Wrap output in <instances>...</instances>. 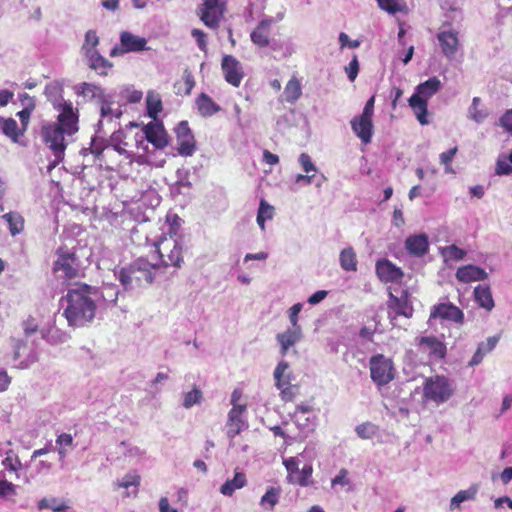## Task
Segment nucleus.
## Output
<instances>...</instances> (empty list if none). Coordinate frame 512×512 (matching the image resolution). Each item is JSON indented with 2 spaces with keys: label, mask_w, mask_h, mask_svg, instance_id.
<instances>
[{
  "label": "nucleus",
  "mask_w": 512,
  "mask_h": 512,
  "mask_svg": "<svg viewBox=\"0 0 512 512\" xmlns=\"http://www.w3.org/2000/svg\"><path fill=\"white\" fill-rule=\"evenodd\" d=\"M458 31L449 28L447 30L441 29L437 34V40L441 47L442 53L448 59L455 56L460 42L458 37Z\"/></svg>",
  "instance_id": "4468645a"
},
{
  "label": "nucleus",
  "mask_w": 512,
  "mask_h": 512,
  "mask_svg": "<svg viewBox=\"0 0 512 512\" xmlns=\"http://www.w3.org/2000/svg\"><path fill=\"white\" fill-rule=\"evenodd\" d=\"M143 132L156 149H164L168 145V135L161 123L150 122L144 126Z\"/></svg>",
  "instance_id": "dca6fc26"
},
{
  "label": "nucleus",
  "mask_w": 512,
  "mask_h": 512,
  "mask_svg": "<svg viewBox=\"0 0 512 512\" xmlns=\"http://www.w3.org/2000/svg\"><path fill=\"white\" fill-rule=\"evenodd\" d=\"M274 19H263L250 34L251 41L261 48H266L271 43V27Z\"/></svg>",
  "instance_id": "f3484780"
},
{
  "label": "nucleus",
  "mask_w": 512,
  "mask_h": 512,
  "mask_svg": "<svg viewBox=\"0 0 512 512\" xmlns=\"http://www.w3.org/2000/svg\"><path fill=\"white\" fill-rule=\"evenodd\" d=\"M474 298L478 305L487 311H491L494 308L495 304L489 286L478 285L475 287Z\"/></svg>",
  "instance_id": "bb28decb"
},
{
  "label": "nucleus",
  "mask_w": 512,
  "mask_h": 512,
  "mask_svg": "<svg viewBox=\"0 0 512 512\" xmlns=\"http://www.w3.org/2000/svg\"><path fill=\"white\" fill-rule=\"evenodd\" d=\"M95 289L88 284H78L67 290L61 301L66 303L63 316L72 327H83L94 318L97 305L92 295Z\"/></svg>",
  "instance_id": "f03ea898"
},
{
  "label": "nucleus",
  "mask_w": 512,
  "mask_h": 512,
  "mask_svg": "<svg viewBox=\"0 0 512 512\" xmlns=\"http://www.w3.org/2000/svg\"><path fill=\"white\" fill-rule=\"evenodd\" d=\"M355 431L361 439H370L376 434L377 427L371 422H365L356 426Z\"/></svg>",
  "instance_id": "c03bdc74"
},
{
  "label": "nucleus",
  "mask_w": 512,
  "mask_h": 512,
  "mask_svg": "<svg viewBox=\"0 0 512 512\" xmlns=\"http://www.w3.org/2000/svg\"><path fill=\"white\" fill-rule=\"evenodd\" d=\"M500 340V336H491L485 342L479 343L476 352L469 361V366H476L480 364L484 356L491 352Z\"/></svg>",
  "instance_id": "b1692460"
},
{
  "label": "nucleus",
  "mask_w": 512,
  "mask_h": 512,
  "mask_svg": "<svg viewBox=\"0 0 512 512\" xmlns=\"http://www.w3.org/2000/svg\"><path fill=\"white\" fill-rule=\"evenodd\" d=\"M339 42H340V46L341 48H344L346 46L350 47V48H357L360 46V41L359 40H350L349 39V36L344 33V32H341L340 35H339Z\"/></svg>",
  "instance_id": "69168bd1"
},
{
  "label": "nucleus",
  "mask_w": 512,
  "mask_h": 512,
  "mask_svg": "<svg viewBox=\"0 0 512 512\" xmlns=\"http://www.w3.org/2000/svg\"><path fill=\"white\" fill-rule=\"evenodd\" d=\"M56 444L58 445V453L64 458L66 457L67 450L66 447H70L73 444V437L71 434L62 433L57 436Z\"/></svg>",
  "instance_id": "37998d69"
},
{
  "label": "nucleus",
  "mask_w": 512,
  "mask_h": 512,
  "mask_svg": "<svg viewBox=\"0 0 512 512\" xmlns=\"http://www.w3.org/2000/svg\"><path fill=\"white\" fill-rule=\"evenodd\" d=\"M279 389L281 390V392H280L281 399L285 402H290V401H293L298 387L296 385H291L288 382V384L282 386V388H279Z\"/></svg>",
  "instance_id": "603ef678"
},
{
  "label": "nucleus",
  "mask_w": 512,
  "mask_h": 512,
  "mask_svg": "<svg viewBox=\"0 0 512 512\" xmlns=\"http://www.w3.org/2000/svg\"><path fill=\"white\" fill-rule=\"evenodd\" d=\"M377 3L382 10L390 14L407 11V5L404 0H377Z\"/></svg>",
  "instance_id": "58836bf2"
},
{
  "label": "nucleus",
  "mask_w": 512,
  "mask_h": 512,
  "mask_svg": "<svg viewBox=\"0 0 512 512\" xmlns=\"http://www.w3.org/2000/svg\"><path fill=\"white\" fill-rule=\"evenodd\" d=\"M154 246L164 266L181 267L184 262V247L183 243L175 236H163Z\"/></svg>",
  "instance_id": "20e7f679"
},
{
  "label": "nucleus",
  "mask_w": 512,
  "mask_h": 512,
  "mask_svg": "<svg viewBox=\"0 0 512 512\" xmlns=\"http://www.w3.org/2000/svg\"><path fill=\"white\" fill-rule=\"evenodd\" d=\"M457 151L458 148L455 146L449 149L448 151L440 154V163L445 166V171L448 173L453 172V169L451 168V162L453 161V158L456 155Z\"/></svg>",
  "instance_id": "3c124183"
},
{
  "label": "nucleus",
  "mask_w": 512,
  "mask_h": 512,
  "mask_svg": "<svg viewBox=\"0 0 512 512\" xmlns=\"http://www.w3.org/2000/svg\"><path fill=\"white\" fill-rule=\"evenodd\" d=\"M453 393L452 382L444 375L430 376L423 384V398L436 404L448 401Z\"/></svg>",
  "instance_id": "39448f33"
},
{
  "label": "nucleus",
  "mask_w": 512,
  "mask_h": 512,
  "mask_svg": "<svg viewBox=\"0 0 512 512\" xmlns=\"http://www.w3.org/2000/svg\"><path fill=\"white\" fill-rule=\"evenodd\" d=\"M345 71L347 73L349 80L353 82L356 79L359 72V62L357 55L353 56L351 62L348 64V66L345 67Z\"/></svg>",
  "instance_id": "864d4df0"
},
{
  "label": "nucleus",
  "mask_w": 512,
  "mask_h": 512,
  "mask_svg": "<svg viewBox=\"0 0 512 512\" xmlns=\"http://www.w3.org/2000/svg\"><path fill=\"white\" fill-rule=\"evenodd\" d=\"M120 42L123 53L143 51L146 49L147 44L144 37L136 36L128 31L121 33Z\"/></svg>",
  "instance_id": "412c9836"
},
{
  "label": "nucleus",
  "mask_w": 512,
  "mask_h": 512,
  "mask_svg": "<svg viewBox=\"0 0 512 512\" xmlns=\"http://www.w3.org/2000/svg\"><path fill=\"white\" fill-rule=\"evenodd\" d=\"M418 347L427 352L429 357L434 360H442L446 357V344L435 336H423L418 340Z\"/></svg>",
  "instance_id": "2eb2a0df"
},
{
  "label": "nucleus",
  "mask_w": 512,
  "mask_h": 512,
  "mask_svg": "<svg viewBox=\"0 0 512 512\" xmlns=\"http://www.w3.org/2000/svg\"><path fill=\"white\" fill-rule=\"evenodd\" d=\"M9 225L12 236L20 234L24 230V218L18 212H9L2 216Z\"/></svg>",
  "instance_id": "c9c22d12"
},
{
  "label": "nucleus",
  "mask_w": 512,
  "mask_h": 512,
  "mask_svg": "<svg viewBox=\"0 0 512 512\" xmlns=\"http://www.w3.org/2000/svg\"><path fill=\"white\" fill-rule=\"evenodd\" d=\"M147 114L150 118L156 119L162 110V102L157 95L149 94L146 99Z\"/></svg>",
  "instance_id": "a19ab883"
},
{
  "label": "nucleus",
  "mask_w": 512,
  "mask_h": 512,
  "mask_svg": "<svg viewBox=\"0 0 512 512\" xmlns=\"http://www.w3.org/2000/svg\"><path fill=\"white\" fill-rule=\"evenodd\" d=\"M226 11V0H202L197 10L200 20L209 28L216 29Z\"/></svg>",
  "instance_id": "0eeeda50"
},
{
  "label": "nucleus",
  "mask_w": 512,
  "mask_h": 512,
  "mask_svg": "<svg viewBox=\"0 0 512 512\" xmlns=\"http://www.w3.org/2000/svg\"><path fill=\"white\" fill-rule=\"evenodd\" d=\"M22 326L27 336L34 334L38 330L36 319L33 316H29L25 321H23Z\"/></svg>",
  "instance_id": "bf43d9fd"
},
{
  "label": "nucleus",
  "mask_w": 512,
  "mask_h": 512,
  "mask_svg": "<svg viewBox=\"0 0 512 512\" xmlns=\"http://www.w3.org/2000/svg\"><path fill=\"white\" fill-rule=\"evenodd\" d=\"M348 470L346 469H341L338 473V475L336 477H334L331 481V484L332 486H336V485H341V486H345V485H348L349 484V479H348Z\"/></svg>",
  "instance_id": "680f3d73"
},
{
  "label": "nucleus",
  "mask_w": 512,
  "mask_h": 512,
  "mask_svg": "<svg viewBox=\"0 0 512 512\" xmlns=\"http://www.w3.org/2000/svg\"><path fill=\"white\" fill-rule=\"evenodd\" d=\"M191 35L195 38L199 49L201 51H206V49H207L206 34L202 30L195 28L191 31Z\"/></svg>",
  "instance_id": "6e6d98bb"
},
{
  "label": "nucleus",
  "mask_w": 512,
  "mask_h": 512,
  "mask_svg": "<svg viewBox=\"0 0 512 512\" xmlns=\"http://www.w3.org/2000/svg\"><path fill=\"white\" fill-rule=\"evenodd\" d=\"M387 308L388 317L392 324L399 316L412 318L414 314V308L409 299V293L406 290L402 291L401 296L399 297L390 293L387 301Z\"/></svg>",
  "instance_id": "1a4fd4ad"
},
{
  "label": "nucleus",
  "mask_w": 512,
  "mask_h": 512,
  "mask_svg": "<svg viewBox=\"0 0 512 512\" xmlns=\"http://www.w3.org/2000/svg\"><path fill=\"white\" fill-rule=\"evenodd\" d=\"M312 466L306 465L300 471L298 470L297 476L294 477V481L292 483L298 484L300 486H308L310 481V477L312 476Z\"/></svg>",
  "instance_id": "de8ad7c7"
},
{
  "label": "nucleus",
  "mask_w": 512,
  "mask_h": 512,
  "mask_svg": "<svg viewBox=\"0 0 512 512\" xmlns=\"http://www.w3.org/2000/svg\"><path fill=\"white\" fill-rule=\"evenodd\" d=\"M289 365L285 361H281L278 363L274 370V378H275V385L277 388H282V386L288 384L289 380H284V373L288 369Z\"/></svg>",
  "instance_id": "49530a36"
},
{
  "label": "nucleus",
  "mask_w": 512,
  "mask_h": 512,
  "mask_svg": "<svg viewBox=\"0 0 512 512\" xmlns=\"http://www.w3.org/2000/svg\"><path fill=\"white\" fill-rule=\"evenodd\" d=\"M500 123L508 132L512 133V109L500 118Z\"/></svg>",
  "instance_id": "774afa93"
},
{
  "label": "nucleus",
  "mask_w": 512,
  "mask_h": 512,
  "mask_svg": "<svg viewBox=\"0 0 512 512\" xmlns=\"http://www.w3.org/2000/svg\"><path fill=\"white\" fill-rule=\"evenodd\" d=\"M357 257L352 247L345 248L340 253V266L345 271L357 270Z\"/></svg>",
  "instance_id": "f704fd0d"
},
{
  "label": "nucleus",
  "mask_w": 512,
  "mask_h": 512,
  "mask_svg": "<svg viewBox=\"0 0 512 512\" xmlns=\"http://www.w3.org/2000/svg\"><path fill=\"white\" fill-rule=\"evenodd\" d=\"M53 106L59 112L56 122L45 123L41 127L42 141L55 158L50 168L64 160L67 139L79 131V110L73 107L72 102L63 101Z\"/></svg>",
  "instance_id": "f257e3e1"
},
{
  "label": "nucleus",
  "mask_w": 512,
  "mask_h": 512,
  "mask_svg": "<svg viewBox=\"0 0 512 512\" xmlns=\"http://www.w3.org/2000/svg\"><path fill=\"white\" fill-rule=\"evenodd\" d=\"M221 69L224 79L233 87H239L243 78L244 70L242 64L232 55H224L221 61Z\"/></svg>",
  "instance_id": "9b49d317"
},
{
  "label": "nucleus",
  "mask_w": 512,
  "mask_h": 512,
  "mask_svg": "<svg viewBox=\"0 0 512 512\" xmlns=\"http://www.w3.org/2000/svg\"><path fill=\"white\" fill-rule=\"evenodd\" d=\"M302 307H303L302 303H296L289 309V319H290L292 327H295V328L301 327L298 324V315H299L300 311L302 310Z\"/></svg>",
  "instance_id": "13d9d810"
},
{
  "label": "nucleus",
  "mask_w": 512,
  "mask_h": 512,
  "mask_svg": "<svg viewBox=\"0 0 512 512\" xmlns=\"http://www.w3.org/2000/svg\"><path fill=\"white\" fill-rule=\"evenodd\" d=\"M350 125L362 144L371 143L374 134L373 117L360 114L351 119Z\"/></svg>",
  "instance_id": "ddd939ff"
},
{
  "label": "nucleus",
  "mask_w": 512,
  "mask_h": 512,
  "mask_svg": "<svg viewBox=\"0 0 512 512\" xmlns=\"http://www.w3.org/2000/svg\"><path fill=\"white\" fill-rule=\"evenodd\" d=\"M284 99L288 103H295L302 95V88L297 77L293 76L284 88Z\"/></svg>",
  "instance_id": "473e14b6"
},
{
  "label": "nucleus",
  "mask_w": 512,
  "mask_h": 512,
  "mask_svg": "<svg viewBox=\"0 0 512 512\" xmlns=\"http://www.w3.org/2000/svg\"><path fill=\"white\" fill-rule=\"evenodd\" d=\"M155 265L144 258H138L127 267L119 271V280L126 288H134L151 284L154 278Z\"/></svg>",
  "instance_id": "7ed1b4c3"
},
{
  "label": "nucleus",
  "mask_w": 512,
  "mask_h": 512,
  "mask_svg": "<svg viewBox=\"0 0 512 512\" xmlns=\"http://www.w3.org/2000/svg\"><path fill=\"white\" fill-rule=\"evenodd\" d=\"M456 278L463 283L472 281H481L487 278V273L484 269L474 266L466 265L459 267L456 271Z\"/></svg>",
  "instance_id": "5701e85b"
},
{
  "label": "nucleus",
  "mask_w": 512,
  "mask_h": 512,
  "mask_svg": "<svg viewBox=\"0 0 512 512\" xmlns=\"http://www.w3.org/2000/svg\"><path fill=\"white\" fill-rule=\"evenodd\" d=\"M241 398H242V392L239 389H235L231 395L232 408H237V407L240 409L247 408L246 403H240Z\"/></svg>",
  "instance_id": "338daca9"
},
{
  "label": "nucleus",
  "mask_w": 512,
  "mask_h": 512,
  "mask_svg": "<svg viewBox=\"0 0 512 512\" xmlns=\"http://www.w3.org/2000/svg\"><path fill=\"white\" fill-rule=\"evenodd\" d=\"M195 86V79L192 72L186 68L183 71L181 79L174 83L175 93L181 96L190 95L192 89Z\"/></svg>",
  "instance_id": "cd10ccee"
},
{
  "label": "nucleus",
  "mask_w": 512,
  "mask_h": 512,
  "mask_svg": "<svg viewBox=\"0 0 512 512\" xmlns=\"http://www.w3.org/2000/svg\"><path fill=\"white\" fill-rule=\"evenodd\" d=\"M20 100L22 102L27 101V104L24 107V109H22L21 111H19L17 113V116L19 117L20 122H21V126H22L21 129H23V131L25 132L28 127L30 116H31L33 110L35 109V103H34L33 98L30 97L27 93L20 95Z\"/></svg>",
  "instance_id": "72a5a7b5"
},
{
  "label": "nucleus",
  "mask_w": 512,
  "mask_h": 512,
  "mask_svg": "<svg viewBox=\"0 0 512 512\" xmlns=\"http://www.w3.org/2000/svg\"><path fill=\"white\" fill-rule=\"evenodd\" d=\"M202 399V392L199 388L194 387L191 391L184 394L183 406L191 408L193 405L200 402Z\"/></svg>",
  "instance_id": "a18cd8bd"
},
{
  "label": "nucleus",
  "mask_w": 512,
  "mask_h": 512,
  "mask_svg": "<svg viewBox=\"0 0 512 512\" xmlns=\"http://www.w3.org/2000/svg\"><path fill=\"white\" fill-rule=\"evenodd\" d=\"M370 377L378 386L390 383L395 377L394 363L383 354L373 355L369 360Z\"/></svg>",
  "instance_id": "423d86ee"
},
{
  "label": "nucleus",
  "mask_w": 512,
  "mask_h": 512,
  "mask_svg": "<svg viewBox=\"0 0 512 512\" xmlns=\"http://www.w3.org/2000/svg\"><path fill=\"white\" fill-rule=\"evenodd\" d=\"M197 109L203 117H209L220 111V106L206 93H201L195 100Z\"/></svg>",
  "instance_id": "a878e982"
},
{
  "label": "nucleus",
  "mask_w": 512,
  "mask_h": 512,
  "mask_svg": "<svg viewBox=\"0 0 512 512\" xmlns=\"http://www.w3.org/2000/svg\"><path fill=\"white\" fill-rule=\"evenodd\" d=\"M466 252L456 245H450L443 249V255L448 259L459 261L464 258Z\"/></svg>",
  "instance_id": "8fccbe9b"
},
{
  "label": "nucleus",
  "mask_w": 512,
  "mask_h": 512,
  "mask_svg": "<svg viewBox=\"0 0 512 512\" xmlns=\"http://www.w3.org/2000/svg\"><path fill=\"white\" fill-rule=\"evenodd\" d=\"M299 163L306 173L315 171V166L312 163L310 156L306 153H302L299 157Z\"/></svg>",
  "instance_id": "e2e57ef3"
},
{
  "label": "nucleus",
  "mask_w": 512,
  "mask_h": 512,
  "mask_svg": "<svg viewBox=\"0 0 512 512\" xmlns=\"http://www.w3.org/2000/svg\"><path fill=\"white\" fill-rule=\"evenodd\" d=\"M440 320L453 322L456 324L464 323V313L456 305L448 303H438L431 307L429 321Z\"/></svg>",
  "instance_id": "9d476101"
},
{
  "label": "nucleus",
  "mask_w": 512,
  "mask_h": 512,
  "mask_svg": "<svg viewBox=\"0 0 512 512\" xmlns=\"http://www.w3.org/2000/svg\"><path fill=\"white\" fill-rule=\"evenodd\" d=\"M91 61H92L91 67L93 69H105L106 67L109 66L108 61L105 58H103L101 55H99L98 53H95L92 55Z\"/></svg>",
  "instance_id": "0e129e2a"
},
{
  "label": "nucleus",
  "mask_w": 512,
  "mask_h": 512,
  "mask_svg": "<svg viewBox=\"0 0 512 512\" xmlns=\"http://www.w3.org/2000/svg\"><path fill=\"white\" fill-rule=\"evenodd\" d=\"M481 99L479 97H474L472 100V104L469 108V116L471 119L476 121L477 123H481L488 116V113L485 109L480 108Z\"/></svg>",
  "instance_id": "ea45409f"
},
{
  "label": "nucleus",
  "mask_w": 512,
  "mask_h": 512,
  "mask_svg": "<svg viewBox=\"0 0 512 512\" xmlns=\"http://www.w3.org/2000/svg\"><path fill=\"white\" fill-rule=\"evenodd\" d=\"M283 464L288 471V480L292 483L294 481V474L298 472V463L295 458L291 457L285 459Z\"/></svg>",
  "instance_id": "5fc2aeb1"
},
{
  "label": "nucleus",
  "mask_w": 512,
  "mask_h": 512,
  "mask_svg": "<svg viewBox=\"0 0 512 512\" xmlns=\"http://www.w3.org/2000/svg\"><path fill=\"white\" fill-rule=\"evenodd\" d=\"M302 338V329L301 327H291L285 332L279 333L276 337L279 345L282 356H285L290 347L294 346L298 343Z\"/></svg>",
  "instance_id": "4be33fe9"
},
{
  "label": "nucleus",
  "mask_w": 512,
  "mask_h": 512,
  "mask_svg": "<svg viewBox=\"0 0 512 512\" xmlns=\"http://www.w3.org/2000/svg\"><path fill=\"white\" fill-rule=\"evenodd\" d=\"M441 87V82L437 77H431L416 87V92L413 95H419L425 100L436 94Z\"/></svg>",
  "instance_id": "c756f323"
},
{
  "label": "nucleus",
  "mask_w": 512,
  "mask_h": 512,
  "mask_svg": "<svg viewBox=\"0 0 512 512\" xmlns=\"http://www.w3.org/2000/svg\"><path fill=\"white\" fill-rule=\"evenodd\" d=\"M281 489L279 487H270L261 498L262 506L268 505V508L272 510L278 503Z\"/></svg>",
  "instance_id": "79ce46f5"
},
{
  "label": "nucleus",
  "mask_w": 512,
  "mask_h": 512,
  "mask_svg": "<svg viewBox=\"0 0 512 512\" xmlns=\"http://www.w3.org/2000/svg\"><path fill=\"white\" fill-rule=\"evenodd\" d=\"M140 480H141L140 475L137 474L136 472L129 473V474L125 475L120 482L116 483V488L128 489L131 486H134L137 488L140 485Z\"/></svg>",
  "instance_id": "09e8293b"
},
{
  "label": "nucleus",
  "mask_w": 512,
  "mask_h": 512,
  "mask_svg": "<svg viewBox=\"0 0 512 512\" xmlns=\"http://www.w3.org/2000/svg\"><path fill=\"white\" fill-rule=\"evenodd\" d=\"M126 135L124 131L117 130L114 131L110 137L109 144L107 145L106 149H109L110 147L113 148L114 151L119 153L120 155H124L126 158H130L131 155L126 150V146L128 143L125 141Z\"/></svg>",
  "instance_id": "2f4dec72"
},
{
  "label": "nucleus",
  "mask_w": 512,
  "mask_h": 512,
  "mask_svg": "<svg viewBox=\"0 0 512 512\" xmlns=\"http://www.w3.org/2000/svg\"><path fill=\"white\" fill-rule=\"evenodd\" d=\"M176 140L178 153L181 156H191L196 148L194 135L187 121H181L176 129Z\"/></svg>",
  "instance_id": "f8f14e48"
},
{
  "label": "nucleus",
  "mask_w": 512,
  "mask_h": 512,
  "mask_svg": "<svg viewBox=\"0 0 512 512\" xmlns=\"http://www.w3.org/2000/svg\"><path fill=\"white\" fill-rule=\"evenodd\" d=\"M495 173L497 175H510L512 174V165L505 160H498Z\"/></svg>",
  "instance_id": "052dcab7"
},
{
  "label": "nucleus",
  "mask_w": 512,
  "mask_h": 512,
  "mask_svg": "<svg viewBox=\"0 0 512 512\" xmlns=\"http://www.w3.org/2000/svg\"><path fill=\"white\" fill-rule=\"evenodd\" d=\"M57 259L53 265L55 273L62 272L66 280H74L80 276V267L77 256L74 252H68L63 247L58 248Z\"/></svg>",
  "instance_id": "6e6552de"
},
{
  "label": "nucleus",
  "mask_w": 512,
  "mask_h": 512,
  "mask_svg": "<svg viewBox=\"0 0 512 512\" xmlns=\"http://www.w3.org/2000/svg\"><path fill=\"white\" fill-rule=\"evenodd\" d=\"M16 488L12 482L7 480H0V497H7L9 495H15Z\"/></svg>",
  "instance_id": "4d7b16f0"
},
{
  "label": "nucleus",
  "mask_w": 512,
  "mask_h": 512,
  "mask_svg": "<svg viewBox=\"0 0 512 512\" xmlns=\"http://www.w3.org/2000/svg\"><path fill=\"white\" fill-rule=\"evenodd\" d=\"M274 216V207L270 205L266 200L261 199L259 203L257 213V224L261 230L265 229V221L271 220Z\"/></svg>",
  "instance_id": "e433bc0d"
},
{
  "label": "nucleus",
  "mask_w": 512,
  "mask_h": 512,
  "mask_svg": "<svg viewBox=\"0 0 512 512\" xmlns=\"http://www.w3.org/2000/svg\"><path fill=\"white\" fill-rule=\"evenodd\" d=\"M247 483L246 475L236 472L233 479H228L220 488V492L226 496H232L237 489L243 488Z\"/></svg>",
  "instance_id": "7c9ffc66"
},
{
  "label": "nucleus",
  "mask_w": 512,
  "mask_h": 512,
  "mask_svg": "<svg viewBox=\"0 0 512 512\" xmlns=\"http://www.w3.org/2000/svg\"><path fill=\"white\" fill-rule=\"evenodd\" d=\"M0 130L10 138L13 142H17L19 137L24 134L23 129L19 128L17 122L13 118H4L0 116Z\"/></svg>",
  "instance_id": "c85d7f7f"
},
{
  "label": "nucleus",
  "mask_w": 512,
  "mask_h": 512,
  "mask_svg": "<svg viewBox=\"0 0 512 512\" xmlns=\"http://www.w3.org/2000/svg\"><path fill=\"white\" fill-rule=\"evenodd\" d=\"M406 251L415 257H422L429 250V240L425 233L410 235L404 243Z\"/></svg>",
  "instance_id": "aec40b11"
},
{
  "label": "nucleus",
  "mask_w": 512,
  "mask_h": 512,
  "mask_svg": "<svg viewBox=\"0 0 512 512\" xmlns=\"http://www.w3.org/2000/svg\"><path fill=\"white\" fill-rule=\"evenodd\" d=\"M377 276L383 282H400L403 278V272L387 259L379 260L376 263Z\"/></svg>",
  "instance_id": "6ab92c4d"
},
{
  "label": "nucleus",
  "mask_w": 512,
  "mask_h": 512,
  "mask_svg": "<svg viewBox=\"0 0 512 512\" xmlns=\"http://www.w3.org/2000/svg\"><path fill=\"white\" fill-rule=\"evenodd\" d=\"M245 411L246 409H240L237 407L231 408V410L228 412V418L226 422V433L230 439H234L243 430L248 428L247 423L242 417Z\"/></svg>",
  "instance_id": "a211bd4d"
},
{
  "label": "nucleus",
  "mask_w": 512,
  "mask_h": 512,
  "mask_svg": "<svg viewBox=\"0 0 512 512\" xmlns=\"http://www.w3.org/2000/svg\"><path fill=\"white\" fill-rule=\"evenodd\" d=\"M478 488L476 485L471 486L467 490L459 491L452 499L450 503L451 510L459 508L460 504L467 500H473L477 494Z\"/></svg>",
  "instance_id": "4c0bfd02"
},
{
  "label": "nucleus",
  "mask_w": 512,
  "mask_h": 512,
  "mask_svg": "<svg viewBox=\"0 0 512 512\" xmlns=\"http://www.w3.org/2000/svg\"><path fill=\"white\" fill-rule=\"evenodd\" d=\"M409 106L413 110L417 120L420 124L426 125L428 124L427 114H428V103L427 100L422 98L419 95H412L408 100Z\"/></svg>",
  "instance_id": "393cba45"
}]
</instances>
